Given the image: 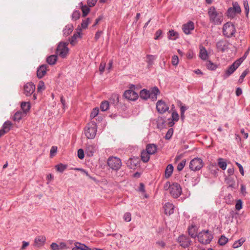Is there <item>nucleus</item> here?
I'll list each match as a JSON object with an SVG mask.
<instances>
[{
  "instance_id": "1",
  "label": "nucleus",
  "mask_w": 250,
  "mask_h": 250,
  "mask_svg": "<svg viewBox=\"0 0 250 250\" xmlns=\"http://www.w3.org/2000/svg\"><path fill=\"white\" fill-rule=\"evenodd\" d=\"M208 14L210 23L214 25H220L223 21L224 16L221 11L217 9L214 6L208 8Z\"/></svg>"
},
{
  "instance_id": "2",
  "label": "nucleus",
  "mask_w": 250,
  "mask_h": 250,
  "mask_svg": "<svg viewBox=\"0 0 250 250\" xmlns=\"http://www.w3.org/2000/svg\"><path fill=\"white\" fill-rule=\"evenodd\" d=\"M97 131V124L93 121L88 123L84 128L85 135L88 139H94L96 135Z\"/></svg>"
},
{
  "instance_id": "3",
  "label": "nucleus",
  "mask_w": 250,
  "mask_h": 250,
  "mask_svg": "<svg viewBox=\"0 0 250 250\" xmlns=\"http://www.w3.org/2000/svg\"><path fill=\"white\" fill-rule=\"evenodd\" d=\"M212 239L213 235L208 230H203L198 234V241L204 245L210 243Z\"/></svg>"
},
{
  "instance_id": "4",
  "label": "nucleus",
  "mask_w": 250,
  "mask_h": 250,
  "mask_svg": "<svg viewBox=\"0 0 250 250\" xmlns=\"http://www.w3.org/2000/svg\"><path fill=\"white\" fill-rule=\"evenodd\" d=\"M68 45V42H60L56 49L57 55L62 58H66L69 51Z\"/></svg>"
},
{
  "instance_id": "5",
  "label": "nucleus",
  "mask_w": 250,
  "mask_h": 250,
  "mask_svg": "<svg viewBox=\"0 0 250 250\" xmlns=\"http://www.w3.org/2000/svg\"><path fill=\"white\" fill-rule=\"evenodd\" d=\"M244 59L242 58L235 61L228 69L225 71L222 77L224 80L229 77L238 68L242 63Z\"/></svg>"
},
{
  "instance_id": "6",
  "label": "nucleus",
  "mask_w": 250,
  "mask_h": 250,
  "mask_svg": "<svg viewBox=\"0 0 250 250\" xmlns=\"http://www.w3.org/2000/svg\"><path fill=\"white\" fill-rule=\"evenodd\" d=\"M107 164L112 170L116 171L120 169L122 165L121 159L114 156H110L108 158Z\"/></svg>"
},
{
  "instance_id": "7",
  "label": "nucleus",
  "mask_w": 250,
  "mask_h": 250,
  "mask_svg": "<svg viewBox=\"0 0 250 250\" xmlns=\"http://www.w3.org/2000/svg\"><path fill=\"white\" fill-rule=\"evenodd\" d=\"M235 33V27L231 22H228L224 24L223 27V33L225 37L231 38L234 36Z\"/></svg>"
},
{
  "instance_id": "8",
  "label": "nucleus",
  "mask_w": 250,
  "mask_h": 250,
  "mask_svg": "<svg viewBox=\"0 0 250 250\" xmlns=\"http://www.w3.org/2000/svg\"><path fill=\"white\" fill-rule=\"evenodd\" d=\"M36 86L33 83L31 82L26 83L23 86V93L27 97L31 96L34 100L37 99L36 94L35 93Z\"/></svg>"
},
{
  "instance_id": "9",
  "label": "nucleus",
  "mask_w": 250,
  "mask_h": 250,
  "mask_svg": "<svg viewBox=\"0 0 250 250\" xmlns=\"http://www.w3.org/2000/svg\"><path fill=\"white\" fill-rule=\"evenodd\" d=\"M204 166V163L202 159L195 158L192 159L189 164V168L193 171H198L201 169Z\"/></svg>"
},
{
  "instance_id": "10",
  "label": "nucleus",
  "mask_w": 250,
  "mask_h": 250,
  "mask_svg": "<svg viewBox=\"0 0 250 250\" xmlns=\"http://www.w3.org/2000/svg\"><path fill=\"white\" fill-rule=\"evenodd\" d=\"M169 193L174 198H177L182 193V188L180 185L177 183H174L171 184Z\"/></svg>"
},
{
  "instance_id": "11",
  "label": "nucleus",
  "mask_w": 250,
  "mask_h": 250,
  "mask_svg": "<svg viewBox=\"0 0 250 250\" xmlns=\"http://www.w3.org/2000/svg\"><path fill=\"white\" fill-rule=\"evenodd\" d=\"M177 241L180 244V245L184 248H188L191 245V243L190 238L185 235L179 236L178 238Z\"/></svg>"
},
{
  "instance_id": "12",
  "label": "nucleus",
  "mask_w": 250,
  "mask_h": 250,
  "mask_svg": "<svg viewBox=\"0 0 250 250\" xmlns=\"http://www.w3.org/2000/svg\"><path fill=\"white\" fill-rule=\"evenodd\" d=\"M156 109L160 114H164L169 109V106L162 100H159L156 103Z\"/></svg>"
},
{
  "instance_id": "13",
  "label": "nucleus",
  "mask_w": 250,
  "mask_h": 250,
  "mask_svg": "<svg viewBox=\"0 0 250 250\" xmlns=\"http://www.w3.org/2000/svg\"><path fill=\"white\" fill-rule=\"evenodd\" d=\"M198 227L194 224H192L188 226V232L189 235L192 238H198Z\"/></svg>"
},
{
  "instance_id": "14",
  "label": "nucleus",
  "mask_w": 250,
  "mask_h": 250,
  "mask_svg": "<svg viewBox=\"0 0 250 250\" xmlns=\"http://www.w3.org/2000/svg\"><path fill=\"white\" fill-rule=\"evenodd\" d=\"M140 159L138 157L130 158L127 162L128 167L130 169H134L139 166Z\"/></svg>"
},
{
  "instance_id": "15",
  "label": "nucleus",
  "mask_w": 250,
  "mask_h": 250,
  "mask_svg": "<svg viewBox=\"0 0 250 250\" xmlns=\"http://www.w3.org/2000/svg\"><path fill=\"white\" fill-rule=\"evenodd\" d=\"M124 96L126 99L130 101H135L138 98V94L132 90H126Z\"/></svg>"
},
{
  "instance_id": "16",
  "label": "nucleus",
  "mask_w": 250,
  "mask_h": 250,
  "mask_svg": "<svg viewBox=\"0 0 250 250\" xmlns=\"http://www.w3.org/2000/svg\"><path fill=\"white\" fill-rule=\"evenodd\" d=\"M194 29V23L191 21H189L183 25V32L187 35L189 34L191 31Z\"/></svg>"
},
{
  "instance_id": "17",
  "label": "nucleus",
  "mask_w": 250,
  "mask_h": 250,
  "mask_svg": "<svg viewBox=\"0 0 250 250\" xmlns=\"http://www.w3.org/2000/svg\"><path fill=\"white\" fill-rule=\"evenodd\" d=\"M229 43L227 41L221 40L216 43V47L219 51L224 52L229 48Z\"/></svg>"
},
{
  "instance_id": "18",
  "label": "nucleus",
  "mask_w": 250,
  "mask_h": 250,
  "mask_svg": "<svg viewBox=\"0 0 250 250\" xmlns=\"http://www.w3.org/2000/svg\"><path fill=\"white\" fill-rule=\"evenodd\" d=\"M149 98L151 99L152 101H155L157 99V96L160 94V91L157 87L154 86L149 90Z\"/></svg>"
},
{
  "instance_id": "19",
  "label": "nucleus",
  "mask_w": 250,
  "mask_h": 250,
  "mask_svg": "<svg viewBox=\"0 0 250 250\" xmlns=\"http://www.w3.org/2000/svg\"><path fill=\"white\" fill-rule=\"evenodd\" d=\"M96 150V146L94 144H87L85 148V153L89 157L93 156Z\"/></svg>"
},
{
  "instance_id": "20",
  "label": "nucleus",
  "mask_w": 250,
  "mask_h": 250,
  "mask_svg": "<svg viewBox=\"0 0 250 250\" xmlns=\"http://www.w3.org/2000/svg\"><path fill=\"white\" fill-rule=\"evenodd\" d=\"M47 67V65L42 64L38 68L37 71V75L39 78H42L45 75Z\"/></svg>"
},
{
  "instance_id": "21",
  "label": "nucleus",
  "mask_w": 250,
  "mask_h": 250,
  "mask_svg": "<svg viewBox=\"0 0 250 250\" xmlns=\"http://www.w3.org/2000/svg\"><path fill=\"white\" fill-rule=\"evenodd\" d=\"M146 150L150 155L154 154L157 152V146L153 144H148L146 146Z\"/></svg>"
},
{
  "instance_id": "22",
  "label": "nucleus",
  "mask_w": 250,
  "mask_h": 250,
  "mask_svg": "<svg viewBox=\"0 0 250 250\" xmlns=\"http://www.w3.org/2000/svg\"><path fill=\"white\" fill-rule=\"evenodd\" d=\"M165 211L166 214L170 215L174 212V206L170 203H167L164 206Z\"/></svg>"
},
{
  "instance_id": "23",
  "label": "nucleus",
  "mask_w": 250,
  "mask_h": 250,
  "mask_svg": "<svg viewBox=\"0 0 250 250\" xmlns=\"http://www.w3.org/2000/svg\"><path fill=\"white\" fill-rule=\"evenodd\" d=\"M46 240V238L43 236H37L34 241L35 246L39 247L44 245Z\"/></svg>"
},
{
  "instance_id": "24",
  "label": "nucleus",
  "mask_w": 250,
  "mask_h": 250,
  "mask_svg": "<svg viewBox=\"0 0 250 250\" xmlns=\"http://www.w3.org/2000/svg\"><path fill=\"white\" fill-rule=\"evenodd\" d=\"M12 125V124L10 121H7L4 123L0 130L3 131V133L5 134L10 130Z\"/></svg>"
},
{
  "instance_id": "25",
  "label": "nucleus",
  "mask_w": 250,
  "mask_h": 250,
  "mask_svg": "<svg viewBox=\"0 0 250 250\" xmlns=\"http://www.w3.org/2000/svg\"><path fill=\"white\" fill-rule=\"evenodd\" d=\"M21 108L22 110V112L26 115L31 108V104L30 102H22L21 104Z\"/></svg>"
},
{
  "instance_id": "26",
  "label": "nucleus",
  "mask_w": 250,
  "mask_h": 250,
  "mask_svg": "<svg viewBox=\"0 0 250 250\" xmlns=\"http://www.w3.org/2000/svg\"><path fill=\"white\" fill-rule=\"evenodd\" d=\"M80 7L81 8L83 12V17H86L90 11V8L88 6L86 5H83L82 2H81L79 4Z\"/></svg>"
},
{
  "instance_id": "27",
  "label": "nucleus",
  "mask_w": 250,
  "mask_h": 250,
  "mask_svg": "<svg viewBox=\"0 0 250 250\" xmlns=\"http://www.w3.org/2000/svg\"><path fill=\"white\" fill-rule=\"evenodd\" d=\"M73 26L72 24H67L63 30V34L65 36L70 35L73 30Z\"/></svg>"
},
{
  "instance_id": "28",
  "label": "nucleus",
  "mask_w": 250,
  "mask_h": 250,
  "mask_svg": "<svg viewBox=\"0 0 250 250\" xmlns=\"http://www.w3.org/2000/svg\"><path fill=\"white\" fill-rule=\"evenodd\" d=\"M199 56L203 60H207L208 59V52L206 49L203 46L200 47Z\"/></svg>"
},
{
  "instance_id": "29",
  "label": "nucleus",
  "mask_w": 250,
  "mask_h": 250,
  "mask_svg": "<svg viewBox=\"0 0 250 250\" xmlns=\"http://www.w3.org/2000/svg\"><path fill=\"white\" fill-rule=\"evenodd\" d=\"M81 30L80 31L77 32L74 34V35L70 39V43L72 45H75L77 42V39L78 38H81Z\"/></svg>"
},
{
  "instance_id": "30",
  "label": "nucleus",
  "mask_w": 250,
  "mask_h": 250,
  "mask_svg": "<svg viewBox=\"0 0 250 250\" xmlns=\"http://www.w3.org/2000/svg\"><path fill=\"white\" fill-rule=\"evenodd\" d=\"M141 158L143 162L146 163L150 159V154L146 150H143L141 152Z\"/></svg>"
},
{
  "instance_id": "31",
  "label": "nucleus",
  "mask_w": 250,
  "mask_h": 250,
  "mask_svg": "<svg viewBox=\"0 0 250 250\" xmlns=\"http://www.w3.org/2000/svg\"><path fill=\"white\" fill-rule=\"evenodd\" d=\"M173 171V167L171 164H168L165 170V177L168 178L171 176Z\"/></svg>"
},
{
  "instance_id": "32",
  "label": "nucleus",
  "mask_w": 250,
  "mask_h": 250,
  "mask_svg": "<svg viewBox=\"0 0 250 250\" xmlns=\"http://www.w3.org/2000/svg\"><path fill=\"white\" fill-rule=\"evenodd\" d=\"M26 115L21 111H17L13 117V120L16 122H19L22 118Z\"/></svg>"
},
{
  "instance_id": "33",
  "label": "nucleus",
  "mask_w": 250,
  "mask_h": 250,
  "mask_svg": "<svg viewBox=\"0 0 250 250\" xmlns=\"http://www.w3.org/2000/svg\"><path fill=\"white\" fill-rule=\"evenodd\" d=\"M140 97L144 100H147L150 97L149 90L143 89L140 92Z\"/></svg>"
},
{
  "instance_id": "34",
  "label": "nucleus",
  "mask_w": 250,
  "mask_h": 250,
  "mask_svg": "<svg viewBox=\"0 0 250 250\" xmlns=\"http://www.w3.org/2000/svg\"><path fill=\"white\" fill-rule=\"evenodd\" d=\"M57 60V55H52L48 57L46 59L47 62L50 65L54 64Z\"/></svg>"
},
{
  "instance_id": "35",
  "label": "nucleus",
  "mask_w": 250,
  "mask_h": 250,
  "mask_svg": "<svg viewBox=\"0 0 250 250\" xmlns=\"http://www.w3.org/2000/svg\"><path fill=\"white\" fill-rule=\"evenodd\" d=\"M156 58V57L152 55H146V62L148 67H150L153 64L154 61Z\"/></svg>"
},
{
  "instance_id": "36",
  "label": "nucleus",
  "mask_w": 250,
  "mask_h": 250,
  "mask_svg": "<svg viewBox=\"0 0 250 250\" xmlns=\"http://www.w3.org/2000/svg\"><path fill=\"white\" fill-rule=\"evenodd\" d=\"M168 38L170 40H175L178 38V34L173 30H170L168 33Z\"/></svg>"
},
{
  "instance_id": "37",
  "label": "nucleus",
  "mask_w": 250,
  "mask_h": 250,
  "mask_svg": "<svg viewBox=\"0 0 250 250\" xmlns=\"http://www.w3.org/2000/svg\"><path fill=\"white\" fill-rule=\"evenodd\" d=\"M227 16L231 19L234 18L236 14H237L236 12L233 10V8L232 7H229L227 11Z\"/></svg>"
},
{
  "instance_id": "38",
  "label": "nucleus",
  "mask_w": 250,
  "mask_h": 250,
  "mask_svg": "<svg viewBox=\"0 0 250 250\" xmlns=\"http://www.w3.org/2000/svg\"><path fill=\"white\" fill-rule=\"evenodd\" d=\"M157 126L158 128L162 129L165 126V121L162 118H159L157 121Z\"/></svg>"
},
{
  "instance_id": "39",
  "label": "nucleus",
  "mask_w": 250,
  "mask_h": 250,
  "mask_svg": "<svg viewBox=\"0 0 250 250\" xmlns=\"http://www.w3.org/2000/svg\"><path fill=\"white\" fill-rule=\"evenodd\" d=\"M67 165L60 163L55 166V168L56 170L60 172H63L66 168Z\"/></svg>"
},
{
  "instance_id": "40",
  "label": "nucleus",
  "mask_w": 250,
  "mask_h": 250,
  "mask_svg": "<svg viewBox=\"0 0 250 250\" xmlns=\"http://www.w3.org/2000/svg\"><path fill=\"white\" fill-rule=\"evenodd\" d=\"M245 239L244 238H241L237 241H236L233 244V248L234 249L238 248L241 246L242 244L245 242Z\"/></svg>"
},
{
  "instance_id": "41",
  "label": "nucleus",
  "mask_w": 250,
  "mask_h": 250,
  "mask_svg": "<svg viewBox=\"0 0 250 250\" xmlns=\"http://www.w3.org/2000/svg\"><path fill=\"white\" fill-rule=\"evenodd\" d=\"M109 103L106 101H104L102 102L100 105V109L103 111H105L109 108Z\"/></svg>"
},
{
  "instance_id": "42",
  "label": "nucleus",
  "mask_w": 250,
  "mask_h": 250,
  "mask_svg": "<svg viewBox=\"0 0 250 250\" xmlns=\"http://www.w3.org/2000/svg\"><path fill=\"white\" fill-rule=\"evenodd\" d=\"M219 167L223 170H225L227 167V163L222 158H219L218 160Z\"/></svg>"
},
{
  "instance_id": "43",
  "label": "nucleus",
  "mask_w": 250,
  "mask_h": 250,
  "mask_svg": "<svg viewBox=\"0 0 250 250\" xmlns=\"http://www.w3.org/2000/svg\"><path fill=\"white\" fill-rule=\"evenodd\" d=\"M206 66L208 69L210 70H214L217 67V65L212 62L210 61H208L206 63Z\"/></svg>"
},
{
  "instance_id": "44",
  "label": "nucleus",
  "mask_w": 250,
  "mask_h": 250,
  "mask_svg": "<svg viewBox=\"0 0 250 250\" xmlns=\"http://www.w3.org/2000/svg\"><path fill=\"white\" fill-rule=\"evenodd\" d=\"M232 6V8H233V10L237 14H240L241 13V7L237 2H233Z\"/></svg>"
},
{
  "instance_id": "45",
  "label": "nucleus",
  "mask_w": 250,
  "mask_h": 250,
  "mask_svg": "<svg viewBox=\"0 0 250 250\" xmlns=\"http://www.w3.org/2000/svg\"><path fill=\"white\" fill-rule=\"evenodd\" d=\"M81 16L80 11L79 10H75L72 14V20L74 21H77L79 19Z\"/></svg>"
},
{
  "instance_id": "46",
  "label": "nucleus",
  "mask_w": 250,
  "mask_h": 250,
  "mask_svg": "<svg viewBox=\"0 0 250 250\" xmlns=\"http://www.w3.org/2000/svg\"><path fill=\"white\" fill-rule=\"evenodd\" d=\"M228 242V238L224 235H221L218 240V244L221 246L225 245Z\"/></svg>"
},
{
  "instance_id": "47",
  "label": "nucleus",
  "mask_w": 250,
  "mask_h": 250,
  "mask_svg": "<svg viewBox=\"0 0 250 250\" xmlns=\"http://www.w3.org/2000/svg\"><path fill=\"white\" fill-rule=\"evenodd\" d=\"M45 85L43 81H40L37 86V91L38 92H42L43 90L45 89Z\"/></svg>"
},
{
  "instance_id": "48",
  "label": "nucleus",
  "mask_w": 250,
  "mask_h": 250,
  "mask_svg": "<svg viewBox=\"0 0 250 250\" xmlns=\"http://www.w3.org/2000/svg\"><path fill=\"white\" fill-rule=\"evenodd\" d=\"M90 22V19L87 18L83 20L82 22L81 23V27L83 29H86L87 27L88 24Z\"/></svg>"
},
{
  "instance_id": "49",
  "label": "nucleus",
  "mask_w": 250,
  "mask_h": 250,
  "mask_svg": "<svg viewBox=\"0 0 250 250\" xmlns=\"http://www.w3.org/2000/svg\"><path fill=\"white\" fill-rule=\"evenodd\" d=\"M98 113H99L98 107H95L94 109H93V110H92V111L90 113V119H92L94 118H95L96 116H97L98 115Z\"/></svg>"
},
{
  "instance_id": "50",
  "label": "nucleus",
  "mask_w": 250,
  "mask_h": 250,
  "mask_svg": "<svg viewBox=\"0 0 250 250\" xmlns=\"http://www.w3.org/2000/svg\"><path fill=\"white\" fill-rule=\"evenodd\" d=\"M243 5L246 13V16L248 17L249 13V6L247 0H243Z\"/></svg>"
},
{
  "instance_id": "51",
  "label": "nucleus",
  "mask_w": 250,
  "mask_h": 250,
  "mask_svg": "<svg viewBox=\"0 0 250 250\" xmlns=\"http://www.w3.org/2000/svg\"><path fill=\"white\" fill-rule=\"evenodd\" d=\"M173 134V129L172 128H170L168 131H167L166 134V136L165 137V139L166 140H169L172 135Z\"/></svg>"
},
{
  "instance_id": "52",
  "label": "nucleus",
  "mask_w": 250,
  "mask_h": 250,
  "mask_svg": "<svg viewBox=\"0 0 250 250\" xmlns=\"http://www.w3.org/2000/svg\"><path fill=\"white\" fill-rule=\"evenodd\" d=\"M179 63V58L177 55H173L172 57L171 63L174 66H176Z\"/></svg>"
},
{
  "instance_id": "53",
  "label": "nucleus",
  "mask_w": 250,
  "mask_h": 250,
  "mask_svg": "<svg viewBox=\"0 0 250 250\" xmlns=\"http://www.w3.org/2000/svg\"><path fill=\"white\" fill-rule=\"evenodd\" d=\"M186 162V160H183L179 164H178L177 169L178 171H181L183 169L185 166Z\"/></svg>"
},
{
  "instance_id": "54",
  "label": "nucleus",
  "mask_w": 250,
  "mask_h": 250,
  "mask_svg": "<svg viewBox=\"0 0 250 250\" xmlns=\"http://www.w3.org/2000/svg\"><path fill=\"white\" fill-rule=\"evenodd\" d=\"M249 70L248 69L245 70L241 74V76H240L239 79V82L240 83H241L244 78L246 77V76L248 74Z\"/></svg>"
},
{
  "instance_id": "55",
  "label": "nucleus",
  "mask_w": 250,
  "mask_h": 250,
  "mask_svg": "<svg viewBox=\"0 0 250 250\" xmlns=\"http://www.w3.org/2000/svg\"><path fill=\"white\" fill-rule=\"evenodd\" d=\"M243 203L241 200L239 199L237 200L235 205V208L237 210H239L242 208Z\"/></svg>"
},
{
  "instance_id": "56",
  "label": "nucleus",
  "mask_w": 250,
  "mask_h": 250,
  "mask_svg": "<svg viewBox=\"0 0 250 250\" xmlns=\"http://www.w3.org/2000/svg\"><path fill=\"white\" fill-rule=\"evenodd\" d=\"M105 64H106L105 62L104 61H102L100 63L99 69V71L101 74H103L104 71L105 67Z\"/></svg>"
},
{
  "instance_id": "57",
  "label": "nucleus",
  "mask_w": 250,
  "mask_h": 250,
  "mask_svg": "<svg viewBox=\"0 0 250 250\" xmlns=\"http://www.w3.org/2000/svg\"><path fill=\"white\" fill-rule=\"evenodd\" d=\"M171 120L175 122H177L179 120V115L176 111H173L171 114Z\"/></svg>"
},
{
  "instance_id": "58",
  "label": "nucleus",
  "mask_w": 250,
  "mask_h": 250,
  "mask_svg": "<svg viewBox=\"0 0 250 250\" xmlns=\"http://www.w3.org/2000/svg\"><path fill=\"white\" fill-rule=\"evenodd\" d=\"M57 151V147L56 146H53L51 147L50 151V156L51 157H53L56 153Z\"/></svg>"
},
{
  "instance_id": "59",
  "label": "nucleus",
  "mask_w": 250,
  "mask_h": 250,
  "mask_svg": "<svg viewBox=\"0 0 250 250\" xmlns=\"http://www.w3.org/2000/svg\"><path fill=\"white\" fill-rule=\"evenodd\" d=\"M78 156L80 159H83L84 157V151L82 149H79L78 150Z\"/></svg>"
},
{
  "instance_id": "60",
  "label": "nucleus",
  "mask_w": 250,
  "mask_h": 250,
  "mask_svg": "<svg viewBox=\"0 0 250 250\" xmlns=\"http://www.w3.org/2000/svg\"><path fill=\"white\" fill-rule=\"evenodd\" d=\"M98 0H87V3L89 7H93L95 6Z\"/></svg>"
},
{
  "instance_id": "61",
  "label": "nucleus",
  "mask_w": 250,
  "mask_h": 250,
  "mask_svg": "<svg viewBox=\"0 0 250 250\" xmlns=\"http://www.w3.org/2000/svg\"><path fill=\"white\" fill-rule=\"evenodd\" d=\"M124 220L126 222H129L131 221V217L130 213H126L125 214L124 216Z\"/></svg>"
},
{
  "instance_id": "62",
  "label": "nucleus",
  "mask_w": 250,
  "mask_h": 250,
  "mask_svg": "<svg viewBox=\"0 0 250 250\" xmlns=\"http://www.w3.org/2000/svg\"><path fill=\"white\" fill-rule=\"evenodd\" d=\"M156 244L161 248H165L166 246V243L163 241H157Z\"/></svg>"
},
{
  "instance_id": "63",
  "label": "nucleus",
  "mask_w": 250,
  "mask_h": 250,
  "mask_svg": "<svg viewBox=\"0 0 250 250\" xmlns=\"http://www.w3.org/2000/svg\"><path fill=\"white\" fill-rule=\"evenodd\" d=\"M102 33H103V32L101 31H98L96 33V34L95 35V37H94V39H95V41H97L100 38Z\"/></svg>"
},
{
  "instance_id": "64",
  "label": "nucleus",
  "mask_w": 250,
  "mask_h": 250,
  "mask_svg": "<svg viewBox=\"0 0 250 250\" xmlns=\"http://www.w3.org/2000/svg\"><path fill=\"white\" fill-rule=\"evenodd\" d=\"M50 246L53 250H59V245L56 243H52Z\"/></svg>"
}]
</instances>
